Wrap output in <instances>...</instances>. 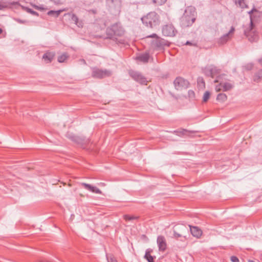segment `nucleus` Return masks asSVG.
Here are the masks:
<instances>
[{"label": "nucleus", "mask_w": 262, "mask_h": 262, "mask_svg": "<svg viewBox=\"0 0 262 262\" xmlns=\"http://www.w3.org/2000/svg\"><path fill=\"white\" fill-rule=\"evenodd\" d=\"M125 30L121 24L118 22L111 25L106 29L105 39H109L117 44H124L125 40L123 38Z\"/></svg>", "instance_id": "f257e3e1"}, {"label": "nucleus", "mask_w": 262, "mask_h": 262, "mask_svg": "<svg viewBox=\"0 0 262 262\" xmlns=\"http://www.w3.org/2000/svg\"><path fill=\"white\" fill-rule=\"evenodd\" d=\"M143 25L149 28H153L159 25L160 16L155 11L150 12L141 18Z\"/></svg>", "instance_id": "f03ea898"}, {"label": "nucleus", "mask_w": 262, "mask_h": 262, "mask_svg": "<svg viewBox=\"0 0 262 262\" xmlns=\"http://www.w3.org/2000/svg\"><path fill=\"white\" fill-rule=\"evenodd\" d=\"M196 11L194 8L189 7L186 9L182 17L183 21L187 22V26H191L195 20Z\"/></svg>", "instance_id": "7ed1b4c3"}, {"label": "nucleus", "mask_w": 262, "mask_h": 262, "mask_svg": "<svg viewBox=\"0 0 262 262\" xmlns=\"http://www.w3.org/2000/svg\"><path fill=\"white\" fill-rule=\"evenodd\" d=\"M244 33L248 40L251 42H256L259 39L258 34L254 29L252 20L250 23V26L245 30Z\"/></svg>", "instance_id": "20e7f679"}, {"label": "nucleus", "mask_w": 262, "mask_h": 262, "mask_svg": "<svg viewBox=\"0 0 262 262\" xmlns=\"http://www.w3.org/2000/svg\"><path fill=\"white\" fill-rule=\"evenodd\" d=\"M112 71L104 69H99L97 68H94L92 69V76L94 78L102 79L110 77L112 75Z\"/></svg>", "instance_id": "39448f33"}, {"label": "nucleus", "mask_w": 262, "mask_h": 262, "mask_svg": "<svg viewBox=\"0 0 262 262\" xmlns=\"http://www.w3.org/2000/svg\"><path fill=\"white\" fill-rule=\"evenodd\" d=\"M234 32L235 28L233 26H232L227 33L224 34L217 40L216 43L217 45L222 46L226 44L232 38Z\"/></svg>", "instance_id": "423d86ee"}, {"label": "nucleus", "mask_w": 262, "mask_h": 262, "mask_svg": "<svg viewBox=\"0 0 262 262\" xmlns=\"http://www.w3.org/2000/svg\"><path fill=\"white\" fill-rule=\"evenodd\" d=\"M128 74L134 80L139 82L141 84H147L148 81L146 78L140 72L134 70H130L128 72Z\"/></svg>", "instance_id": "0eeeda50"}, {"label": "nucleus", "mask_w": 262, "mask_h": 262, "mask_svg": "<svg viewBox=\"0 0 262 262\" xmlns=\"http://www.w3.org/2000/svg\"><path fill=\"white\" fill-rule=\"evenodd\" d=\"M174 87L177 90L187 89L189 85L188 80L181 77H177L173 81Z\"/></svg>", "instance_id": "6e6552de"}, {"label": "nucleus", "mask_w": 262, "mask_h": 262, "mask_svg": "<svg viewBox=\"0 0 262 262\" xmlns=\"http://www.w3.org/2000/svg\"><path fill=\"white\" fill-rule=\"evenodd\" d=\"M67 137L72 141L80 145L83 148L84 146L89 143V140L83 136L71 135L67 134Z\"/></svg>", "instance_id": "1a4fd4ad"}, {"label": "nucleus", "mask_w": 262, "mask_h": 262, "mask_svg": "<svg viewBox=\"0 0 262 262\" xmlns=\"http://www.w3.org/2000/svg\"><path fill=\"white\" fill-rule=\"evenodd\" d=\"M177 230H178L179 232H178L176 230H174L173 237L175 238L178 239L179 237H183L185 238V239H187L185 234L188 232V230L185 226L183 225L178 226L177 227Z\"/></svg>", "instance_id": "9d476101"}, {"label": "nucleus", "mask_w": 262, "mask_h": 262, "mask_svg": "<svg viewBox=\"0 0 262 262\" xmlns=\"http://www.w3.org/2000/svg\"><path fill=\"white\" fill-rule=\"evenodd\" d=\"M162 34L165 36L173 37L177 33V31L172 24L164 25L162 28Z\"/></svg>", "instance_id": "9b49d317"}, {"label": "nucleus", "mask_w": 262, "mask_h": 262, "mask_svg": "<svg viewBox=\"0 0 262 262\" xmlns=\"http://www.w3.org/2000/svg\"><path fill=\"white\" fill-rule=\"evenodd\" d=\"M234 87V85L230 82H220L219 84L215 86V89L216 92L220 91H228L232 89Z\"/></svg>", "instance_id": "f8f14e48"}, {"label": "nucleus", "mask_w": 262, "mask_h": 262, "mask_svg": "<svg viewBox=\"0 0 262 262\" xmlns=\"http://www.w3.org/2000/svg\"><path fill=\"white\" fill-rule=\"evenodd\" d=\"M147 37L157 38L158 39L155 41V46L158 48H163L165 46H169V42L168 41L163 38H158L157 35L155 33L148 36Z\"/></svg>", "instance_id": "ddd939ff"}, {"label": "nucleus", "mask_w": 262, "mask_h": 262, "mask_svg": "<svg viewBox=\"0 0 262 262\" xmlns=\"http://www.w3.org/2000/svg\"><path fill=\"white\" fill-rule=\"evenodd\" d=\"M69 15L71 17V20L78 27L82 28L84 25V21L82 19H80L76 14L73 13H68L64 14V16Z\"/></svg>", "instance_id": "4468645a"}, {"label": "nucleus", "mask_w": 262, "mask_h": 262, "mask_svg": "<svg viewBox=\"0 0 262 262\" xmlns=\"http://www.w3.org/2000/svg\"><path fill=\"white\" fill-rule=\"evenodd\" d=\"M157 244L160 251L164 252L167 248V243L165 237L163 235H159L157 239Z\"/></svg>", "instance_id": "2eb2a0df"}, {"label": "nucleus", "mask_w": 262, "mask_h": 262, "mask_svg": "<svg viewBox=\"0 0 262 262\" xmlns=\"http://www.w3.org/2000/svg\"><path fill=\"white\" fill-rule=\"evenodd\" d=\"M221 70L216 67L211 66L206 70V74L213 78L220 73Z\"/></svg>", "instance_id": "dca6fc26"}, {"label": "nucleus", "mask_w": 262, "mask_h": 262, "mask_svg": "<svg viewBox=\"0 0 262 262\" xmlns=\"http://www.w3.org/2000/svg\"><path fill=\"white\" fill-rule=\"evenodd\" d=\"M190 231L193 236L198 238L201 237L202 235L203 232L202 230L197 226H193L189 225Z\"/></svg>", "instance_id": "f3484780"}, {"label": "nucleus", "mask_w": 262, "mask_h": 262, "mask_svg": "<svg viewBox=\"0 0 262 262\" xmlns=\"http://www.w3.org/2000/svg\"><path fill=\"white\" fill-rule=\"evenodd\" d=\"M81 186H82L85 189L92 192L93 193H96V194H101L102 192L97 187L95 186H93L90 184L85 183H82L81 184Z\"/></svg>", "instance_id": "a211bd4d"}, {"label": "nucleus", "mask_w": 262, "mask_h": 262, "mask_svg": "<svg viewBox=\"0 0 262 262\" xmlns=\"http://www.w3.org/2000/svg\"><path fill=\"white\" fill-rule=\"evenodd\" d=\"M19 4L17 2H9L7 1H0V10L11 8V6H15Z\"/></svg>", "instance_id": "6ab92c4d"}, {"label": "nucleus", "mask_w": 262, "mask_h": 262, "mask_svg": "<svg viewBox=\"0 0 262 262\" xmlns=\"http://www.w3.org/2000/svg\"><path fill=\"white\" fill-rule=\"evenodd\" d=\"M196 131H193V130H188L186 129H183L181 128L178 130H174L173 133L176 134L177 135L179 136H190V134L196 133Z\"/></svg>", "instance_id": "aec40b11"}, {"label": "nucleus", "mask_w": 262, "mask_h": 262, "mask_svg": "<svg viewBox=\"0 0 262 262\" xmlns=\"http://www.w3.org/2000/svg\"><path fill=\"white\" fill-rule=\"evenodd\" d=\"M153 252L152 249L148 248L146 249L144 258L146 259L148 262H155V256H152L151 253Z\"/></svg>", "instance_id": "412c9836"}, {"label": "nucleus", "mask_w": 262, "mask_h": 262, "mask_svg": "<svg viewBox=\"0 0 262 262\" xmlns=\"http://www.w3.org/2000/svg\"><path fill=\"white\" fill-rule=\"evenodd\" d=\"M55 55V54L54 52H47L43 54L42 59L46 63H50L53 60Z\"/></svg>", "instance_id": "4be33fe9"}, {"label": "nucleus", "mask_w": 262, "mask_h": 262, "mask_svg": "<svg viewBox=\"0 0 262 262\" xmlns=\"http://www.w3.org/2000/svg\"><path fill=\"white\" fill-rule=\"evenodd\" d=\"M136 59L143 63H147L149 59V54L148 53L141 54L137 56Z\"/></svg>", "instance_id": "5701e85b"}, {"label": "nucleus", "mask_w": 262, "mask_h": 262, "mask_svg": "<svg viewBox=\"0 0 262 262\" xmlns=\"http://www.w3.org/2000/svg\"><path fill=\"white\" fill-rule=\"evenodd\" d=\"M67 10V9H63L57 11L50 10L48 12L47 14L49 16H53L55 17H58L62 12L66 11Z\"/></svg>", "instance_id": "b1692460"}, {"label": "nucleus", "mask_w": 262, "mask_h": 262, "mask_svg": "<svg viewBox=\"0 0 262 262\" xmlns=\"http://www.w3.org/2000/svg\"><path fill=\"white\" fill-rule=\"evenodd\" d=\"M69 57L67 53H63L58 57L57 61L60 63L65 62Z\"/></svg>", "instance_id": "393cba45"}, {"label": "nucleus", "mask_w": 262, "mask_h": 262, "mask_svg": "<svg viewBox=\"0 0 262 262\" xmlns=\"http://www.w3.org/2000/svg\"><path fill=\"white\" fill-rule=\"evenodd\" d=\"M216 100L218 101L224 102L227 100V96L224 93H219L216 97Z\"/></svg>", "instance_id": "a878e982"}, {"label": "nucleus", "mask_w": 262, "mask_h": 262, "mask_svg": "<svg viewBox=\"0 0 262 262\" xmlns=\"http://www.w3.org/2000/svg\"><path fill=\"white\" fill-rule=\"evenodd\" d=\"M235 3L237 6L242 9L247 7V5L245 4V0H235Z\"/></svg>", "instance_id": "bb28decb"}, {"label": "nucleus", "mask_w": 262, "mask_h": 262, "mask_svg": "<svg viewBox=\"0 0 262 262\" xmlns=\"http://www.w3.org/2000/svg\"><path fill=\"white\" fill-rule=\"evenodd\" d=\"M138 218V217L137 216L130 215L128 214H125L123 215V219L126 221H131L132 220H136Z\"/></svg>", "instance_id": "cd10ccee"}, {"label": "nucleus", "mask_w": 262, "mask_h": 262, "mask_svg": "<svg viewBox=\"0 0 262 262\" xmlns=\"http://www.w3.org/2000/svg\"><path fill=\"white\" fill-rule=\"evenodd\" d=\"M262 80V70L259 71L255 76L254 80L258 81Z\"/></svg>", "instance_id": "c85d7f7f"}, {"label": "nucleus", "mask_w": 262, "mask_h": 262, "mask_svg": "<svg viewBox=\"0 0 262 262\" xmlns=\"http://www.w3.org/2000/svg\"><path fill=\"white\" fill-rule=\"evenodd\" d=\"M210 96V93L208 91H206L205 92L203 95V101L204 102H207L208 100L209 99Z\"/></svg>", "instance_id": "c756f323"}, {"label": "nucleus", "mask_w": 262, "mask_h": 262, "mask_svg": "<svg viewBox=\"0 0 262 262\" xmlns=\"http://www.w3.org/2000/svg\"><path fill=\"white\" fill-rule=\"evenodd\" d=\"M166 1L167 0H152L153 3L159 6L163 5Z\"/></svg>", "instance_id": "7c9ffc66"}, {"label": "nucleus", "mask_w": 262, "mask_h": 262, "mask_svg": "<svg viewBox=\"0 0 262 262\" xmlns=\"http://www.w3.org/2000/svg\"><path fill=\"white\" fill-rule=\"evenodd\" d=\"M26 10L28 12L30 13V14L33 15H36V16L38 15V13L37 12L33 10L32 9H31L30 8H27Z\"/></svg>", "instance_id": "2f4dec72"}, {"label": "nucleus", "mask_w": 262, "mask_h": 262, "mask_svg": "<svg viewBox=\"0 0 262 262\" xmlns=\"http://www.w3.org/2000/svg\"><path fill=\"white\" fill-rule=\"evenodd\" d=\"M230 259L232 262H239L238 258L235 256H232Z\"/></svg>", "instance_id": "473e14b6"}, {"label": "nucleus", "mask_w": 262, "mask_h": 262, "mask_svg": "<svg viewBox=\"0 0 262 262\" xmlns=\"http://www.w3.org/2000/svg\"><path fill=\"white\" fill-rule=\"evenodd\" d=\"M108 262H118L116 258L114 257H111L110 258H107Z\"/></svg>", "instance_id": "72a5a7b5"}, {"label": "nucleus", "mask_w": 262, "mask_h": 262, "mask_svg": "<svg viewBox=\"0 0 262 262\" xmlns=\"http://www.w3.org/2000/svg\"><path fill=\"white\" fill-rule=\"evenodd\" d=\"M185 45H186L193 46H195V47L197 46V44L196 43H191V42H190L189 41H187L185 43Z\"/></svg>", "instance_id": "f704fd0d"}, {"label": "nucleus", "mask_w": 262, "mask_h": 262, "mask_svg": "<svg viewBox=\"0 0 262 262\" xmlns=\"http://www.w3.org/2000/svg\"><path fill=\"white\" fill-rule=\"evenodd\" d=\"M188 95H189V96L190 97H191V96H193H193H194L195 94H194V92L193 91H192V90H189V91H188Z\"/></svg>", "instance_id": "c9c22d12"}, {"label": "nucleus", "mask_w": 262, "mask_h": 262, "mask_svg": "<svg viewBox=\"0 0 262 262\" xmlns=\"http://www.w3.org/2000/svg\"><path fill=\"white\" fill-rule=\"evenodd\" d=\"M256 11V9H252L251 11H250L249 12V14H252V13L253 12V11Z\"/></svg>", "instance_id": "e433bc0d"}, {"label": "nucleus", "mask_w": 262, "mask_h": 262, "mask_svg": "<svg viewBox=\"0 0 262 262\" xmlns=\"http://www.w3.org/2000/svg\"><path fill=\"white\" fill-rule=\"evenodd\" d=\"M258 62L260 63V64L262 66V57L258 59Z\"/></svg>", "instance_id": "4c0bfd02"}, {"label": "nucleus", "mask_w": 262, "mask_h": 262, "mask_svg": "<svg viewBox=\"0 0 262 262\" xmlns=\"http://www.w3.org/2000/svg\"><path fill=\"white\" fill-rule=\"evenodd\" d=\"M17 21L20 23H24V21L19 20V19H17Z\"/></svg>", "instance_id": "58836bf2"}, {"label": "nucleus", "mask_w": 262, "mask_h": 262, "mask_svg": "<svg viewBox=\"0 0 262 262\" xmlns=\"http://www.w3.org/2000/svg\"><path fill=\"white\" fill-rule=\"evenodd\" d=\"M39 262H52V261H47V260H41V261H40Z\"/></svg>", "instance_id": "ea45409f"}, {"label": "nucleus", "mask_w": 262, "mask_h": 262, "mask_svg": "<svg viewBox=\"0 0 262 262\" xmlns=\"http://www.w3.org/2000/svg\"><path fill=\"white\" fill-rule=\"evenodd\" d=\"M202 83L203 84V85H205V82L203 81V79H201Z\"/></svg>", "instance_id": "a19ab883"}, {"label": "nucleus", "mask_w": 262, "mask_h": 262, "mask_svg": "<svg viewBox=\"0 0 262 262\" xmlns=\"http://www.w3.org/2000/svg\"><path fill=\"white\" fill-rule=\"evenodd\" d=\"M3 30L2 29L0 28V34L2 33Z\"/></svg>", "instance_id": "79ce46f5"}, {"label": "nucleus", "mask_w": 262, "mask_h": 262, "mask_svg": "<svg viewBox=\"0 0 262 262\" xmlns=\"http://www.w3.org/2000/svg\"><path fill=\"white\" fill-rule=\"evenodd\" d=\"M248 262H255L254 261L252 260H249L248 261Z\"/></svg>", "instance_id": "37998d69"}, {"label": "nucleus", "mask_w": 262, "mask_h": 262, "mask_svg": "<svg viewBox=\"0 0 262 262\" xmlns=\"http://www.w3.org/2000/svg\"><path fill=\"white\" fill-rule=\"evenodd\" d=\"M214 82H215V83H216V82H218V80H214Z\"/></svg>", "instance_id": "c03bdc74"}, {"label": "nucleus", "mask_w": 262, "mask_h": 262, "mask_svg": "<svg viewBox=\"0 0 262 262\" xmlns=\"http://www.w3.org/2000/svg\"><path fill=\"white\" fill-rule=\"evenodd\" d=\"M92 11H93V13H95V11L93 10Z\"/></svg>", "instance_id": "a18cd8bd"}]
</instances>
